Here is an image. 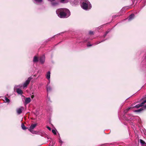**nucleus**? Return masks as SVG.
<instances>
[{
  "instance_id": "obj_1",
  "label": "nucleus",
  "mask_w": 146,
  "mask_h": 146,
  "mask_svg": "<svg viewBox=\"0 0 146 146\" xmlns=\"http://www.w3.org/2000/svg\"><path fill=\"white\" fill-rule=\"evenodd\" d=\"M56 12L58 16L61 18H67L70 15L69 10L67 9H58Z\"/></svg>"
},
{
  "instance_id": "obj_2",
  "label": "nucleus",
  "mask_w": 146,
  "mask_h": 146,
  "mask_svg": "<svg viewBox=\"0 0 146 146\" xmlns=\"http://www.w3.org/2000/svg\"><path fill=\"white\" fill-rule=\"evenodd\" d=\"M81 6L83 9L86 10L90 9L92 7L91 5L88 0H83Z\"/></svg>"
},
{
  "instance_id": "obj_3",
  "label": "nucleus",
  "mask_w": 146,
  "mask_h": 146,
  "mask_svg": "<svg viewBox=\"0 0 146 146\" xmlns=\"http://www.w3.org/2000/svg\"><path fill=\"white\" fill-rule=\"evenodd\" d=\"M20 87H21V86H20V85L18 86H15L14 88L16 89V91L18 94H22L23 92L19 88H19Z\"/></svg>"
},
{
  "instance_id": "obj_4",
  "label": "nucleus",
  "mask_w": 146,
  "mask_h": 146,
  "mask_svg": "<svg viewBox=\"0 0 146 146\" xmlns=\"http://www.w3.org/2000/svg\"><path fill=\"white\" fill-rule=\"evenodd\" d=\"M32 79L31 77H29L27 80L23 84V86L24 88L26 87L29 84Z\"/></svg>"
},
{
  "instance_id": "obj_5",
  "label": "nucleus",
  "mask_w": 146,
  "mask_h": 146,
  "mask_svg": "<svg viewBox=\"0 0 146 146\" xmlns=\"http://www.w3.org/2000/svg\"><path fill=\"white\" fill-rule=\"evenodd\" d=\"M49 1L51 2V4L52 6L53 7L56 6L58 5L59 4V1H57L52 0Z\"/></svg>"
},
{
  "instance_id": "obj_6",
  "label": "nucleus",
  "mask_w": 146,
  "mask_h": 146,
  "mask_svg": "<svg viewBox=\"0 0 146 146\" xmlns=\"http://www.w3.org/2000/svg\"><path fill=\"white\" fill-rule=\"evenodd\" d=\"M23 109L24 108L23 107H21L20 108H17L16 109V111L17 114L19 115L21 113Z\"/></svg>"
},
{
  "instance_id": "obj_7",
  "label": "nucleus",
  "mask_w": 146,
  "mask_h": 146,
  "mask_svg": "<svg viewBox=\"0 0 146 146\" xmlns=\"http://www.w3.org/2000/svg\"><path fill=\"white\" fill-rule=\"evenodd\" d=\"M39 60L41 64H43L45 61V56L44 55H43L41 56Z\"/></svg>"
},
{
  "instance_id": "obj_8",
  "label": "nucleus",
  "mask_w": 146,
  "mask_h": 146,
  "mask_svg": "<svg viewBox=\"0 0 146 146\" xmlns=\"http://www.w3.org/2000/svg\"><path fill=\"white\" fill-rule=\"evenodd\" d=\"M36 124H34L31 125L29 127V129L30 131L32 132V130L35 128V127L36 126Z\"/></svg>"
},
{
  "instance_id": "obj_9",
  "label": "nucleus",
  "mask_w": 146,
  "mask_h": 146,
  "mask_svg": "<svg viewBox=\"0 0 146 146\" xmlns=\"http://www.w3.org/2000/svg\"><path fill=\"white\" fill-rule=\"evenodd\" d=\"M42 1V0H33V2L35 4L38 5L40 4Z\"/></svg>"
},
{
  "instance_id": "obj_10",
  "label": "nucleus",
  "mask_w": 146,
  "mask_h": 146,
  "mask_svg": "<svg viewBox=\"0 0 146 146\" xmlns=\"http://www.w3.org/2000/svg\"><path fill=\"white\" fill-rule=\"evenodd\" d=\"M31 101V99L30 98H26L25 99V102L26 104H29Z\"/></svg>"
},
{
  "instance_id": "obj_11",
  "label": "nucleus",
  "mask_w": 146,
  "mask_h": 146,
  "mask_svg": "<svg viewBox=\"0 0 146 146\" xmlns=\"http://www.w3.org/2000/svg\"><path fill=\"white\" fill-rule=\"evenodd\" d=\"M134 15L133 14H132L129 17L128 20L129 21H130L133 19L134 17Z\"/></svg>"
},
{
  "instance_id": "obj_12",
  "label": "nucleus",
  "mask_w": 146,
  "mask_h": 146,
  "mask_svg": "<svg viewBox=\"0 0 146 146\" xmlns=\"http://www.w3.org/2000/svg\"><path fill=\"white\" fill-rule=\"evenodd\" d=\"M50 71H48L46 75V78L48 80H49L50 78Z\"/></svg>"
},
{
  "instance_id": "obj_13",
  "label": "nucleus",
  "mask_w": 146,
  "mask_h": 146,
  "mask_svg": "<svg viewBox=\"0 0 146 146\" xmlns=\"http://www.w3.org/2000/svg\"><path fill=\"white\" fill-rule=\"evenodd\" d=\"M146 108V105L143 107L141 108L140 109L135 110L134 111L135 112H139L143 110L144 109Z\"/></svg>"
},
{
  "instance_id": "obj_14",
  "label": "nucleus",
  "mask_w": 146,
  "mask_h": 146,
  "mask_svg": "<svg viewBox=\"0 0 146 146\" xmlns=\"http://www.w3.org/2000/svg\"><path fill=\"white\" fill-rule=\"evenodd\" d=\"M38 58L36 56H35L34 57L33 61L34 62H36L38 61Z\"/></svg>"
},
{
  "instance_id": "obj_15",
  "label": "nucleus",
  "mask_w": 146,
  "mask_h": 146,
  "mask_svg": "<svg viewBox=\"0 0 146 146\" xmlns=\"http://www.w3.org/2000/svg\"><path fill=\"white\" fill-rule=\"evenodd\" d=\"M46 89L48 92H50L52 90V88L51 87L48 85L47 86Z\"/></svg>"
},
{
  "instance_id": "obj_16",
  "label": "nucleus",
  "mask_w": 146,
  "mask_h": 146,
  "mask_svg": "<svg viewBox=\"0 0 146 146\" xmlns=\"http://www.w3.org/2000/svg\"><path fill=\"white\" fill-rule=\"evenodd\" d=\"M60 2L63 3H67L68 2V0H60Z\"/></svg>"
},
{
  "instance_id": "obj_17",
  "label": "nucleus",
  "mask_w": 146,
  "mask_h": 146,
  "mask_svg": "<svg viewBox=\"0 0 146 146\" xmlns=\"http://www.w3.org/2000/svg\"><path fill=\"white\" fill-rule=\"evenodd\" d=\"M142 105H141V104H139L138 105H137L134 106L133 107V108H138L140 107H142Z\"/></svg>"
},
{
  "instance_id": "obj_18",
  "label": "nucleus",
  "mask_w": 146,
  "mask_h": 146,
  "mask_svg": "<svg viewBox=\"0 0 146 146\" xmlns=\"http://www.w3.org/2000/svg\"><path fill=\"white\" fill-rule=\"evenodd\" d=\"M21 127L22 129L24 130L26 129L27 128L23 124H22L21 125Z\"/></svg>"
},
{
  "instance_id": "obj_19",
  "label": "nucleus",
  "mask_w": 146,
  "mask_h": 146,
  "mask_svg": "<svg viewBox=\"0 0 146 146\" xmlns=\"http://www.w3.org/2000/svg\"><path fill=\"white\" fill-rule=\"evenodd\" d=\"M131 107L129 108H128L126 110H125L124 111V112L125 113H126L130 109Z\"/></svg>"
},
{
  "instance_id": "obj_20",
  "label": "nucleus",
  "mask_w": 146,
  "mask_h": 146,
  "mask_svg": "<svg viewBox=\"0 0 146 146\" xmlns=\"http://www.w3.org/2000/svg\"><path fill=\"white\" fill-rule=\"evenodd\" d=\"M5 102L9 103L10 102V100L9 99L7 98V97H5Z\"/></svg>"
},
{
  "instance_id": "obj_21",
  "label": "nucleus",
  "mask_w": 146,
  "mask_h": 146,
  "mask_svg": "<svg viewBox=\"0 0 146 146\" xmlns=\"http://www.w3.org/2000/svg\"><path fill=\"white\" fill-rule=\"evenodd\" d=\"M56 131L55 130L53 129L52 130V132L54 134L56 135Z\"/></svg>"
},
{
  "instance_id": "obj_22",
  "label": "nucleus",
  "mask_w": 146,
  "mask_h": 146,
  "mask_svg": "<svg viewBox=\"0 0 146 146\" xmlns=\"http://www.w3.org/2000/svg\"><path fill=\"white\" fill-rule=\"evenodd\" d=\"M146 103V99L144 100L141 104V105L143 106V105Z\"/></svg>"
},
{
  "instance_id": "obj_23",
  "label": "nucleus",
  "mask_w": 146,
  "mask_h": 146,
  "mask_svg": "<svg viewBox=\"0 0 146 146\" xmlns=\"http://www.w3.org/2000/svg\"><path fill=\"white\" fill-rule=\"evenodd\" d=\"M140 142L141 143L143 144H144L145 143V142L142 139L140 140Z\"/></svg>"
},
{
  "instance_id": "obj_24",
  "label": "nucleus",
  "mask_w": 146,
  "mask_h": 146,
  "mask_svg": "<svg viewBox=\"0 0 146 146\" xmlns=\"http://www.w3.org/2000/svg\"><path fill=\"white\" fill-rule=\"evenodd\" d=\"M108 33V31H107L106 32V33L104 35V37H105L106 36V35H107V34Z\"/></svg>"
},
{
  "instance_id": "obj_25",
  "label": "nucleus",
  "mask_w": 146,
  "mask_h": 146,
  "mask_svg": "<svg viewBox=\"0 0 146 146\" xmlns=\"http://www.w3.org/2000/svg\"><path fill=\"white\" fill-rule=\"evenodd\" d=\"M89 34L90 35H93L94 33L92 31H90L89 32Z\"/></svg>"
},
{
  "instance_id": "obj_26",
  "label": "nucleus",
  "mask_w": 146,
  "mask_h": 146,
  "mask_svg": "<svg viewBox=\"0 0 146 146\" xmlns=\"http://www.w3.org/2000/svg\"><path fill=\"white\" fill-rule=\"evenodd\" d=\"M59 142L60 143H61V144H62L63 143V142L61 140V139H60V138L59 139Z\"/></svg>"
},
{
  "instance_id": "obj_27",
  "label": "nucleus",
  "mask_w": 146,
  "mask_h": 146,
  "mask_svg": "<svg viewBox=\"0 0 146 146\" xmlns=\"http://www.w3.org/2000/svg\"><path fill=\"white\" fill-rule=\"evenodd\" d=\"M47 128L49 130H51V128L50 127H49L48 126H47Z\"/></svg>"
},
{
  "instance_id": "obj_28",
  "label": "nucleus",
  "mask_w": 146,
  "mask_h": 146,
  "mask_svg": "<svg viewBox=\"0 0 146 146\" xmlns=\"http://www.w3.org/2000/svg\"><path fill=\"white\" fill-rule=\"evenodd\" d=\"M92 46V44H88L87 46L88 47L90 46Z\"/></svg>"
},
{
  "instance_id": "obj_29",
  "label": "nucleus",
  "mask_w": 146,
  "mask_h": 146,
  "mask_svg": "<svg viewBox=\"0 0 146 146\" xmlns=\"http://www.w3.org/2000/svg\"><path fill=\"white\" fill-rule=\"evenodd\" d=\"M34 95H32L31 96V98H33L34 97Z\"/></svg>"
},
{
  "instance_id": "obj_30",
  "label": "nucleus",
  "mask_w": 146,
  "mask_h": 146,
  "mask_svg": "<svg viewBox=\"0 0 146 146\" xmlns=\"http://www.w3.org/2000/svg\"><path fill=\"white\" fill-rule=\"evenodd\" d=\"M47 99L48 101H49L50 100V98L48 97Z\"/></svg>"
},
{
  "instance_id": "obj_31",
  "label": "nucleus",
  "mask_w": 146,
  "mask_h": 146,
  "mask_svg": "<svg viewBox=\"0 0 146 146\" xmlns=\"http://www.w3.org/2000/svg\"><path fill=\"white\" fill-rule=\"evenodd\" d=\"M100 42H98V43H96V44H99V43H100Z\"/></svg>"
},
{
  "instance_id": "obj_32",
  "label": "nucleus",
  "mask_w": 146,
  "mask_h": 146,
  "mask_svg": "<svg viewBox=\"0 0 146 146\" xmlns=\"http://www.w3.org/2000/svg\"><path fill=\"white\" fill-rule=\"evenodd\" d=\"M49 146H52V145H49Z\"/></svg>"
}]
</instances>
